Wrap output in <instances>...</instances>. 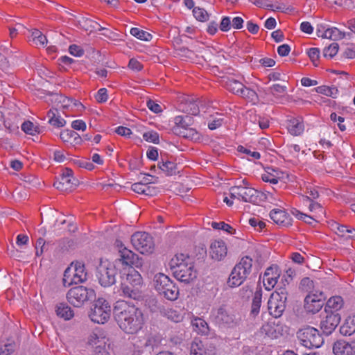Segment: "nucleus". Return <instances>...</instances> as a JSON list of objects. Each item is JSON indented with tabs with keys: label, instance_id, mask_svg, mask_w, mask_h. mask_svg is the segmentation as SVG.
<instances>
[{
	"label": "nucleus",
	"instance_id": "nucleus-51",
	"mask_svg": "<svg viewBox=\"0 0 355 355\" xmlns=\"http://www.w3.org/2000/svg\"><path fill=\"white\" fill-rule=\"evenodd\" d=\"M307 196H302V198L304 201H313V200L318 198L319 197L318 191L313 186L309 185L306 187Z\"/></svg>",
	"mask_w": 355,
	"mask_h": 355
},
{
	"label": "nucleus",
	"instance_id": "nucleus-4",
	"mask_svg": "<svg viewBox=\"0 0 355 355\" xmlns=\"http://www.w3.org/2000/svg\"><path fill=\"white\" fill-rule=\"evenodd\" d=\"M154 287L167 300L175 301L178 299V287L171 279L163 273H157L153 278Z\"/></svg>",
	"mask_w": 355,
	"mask_h": 355
},
{
	"label": "nucleus",
	"instance_id": "nucleus-35",
	"mask_svg": "<svg viewBox=\"0 0 355 355\" xmlns=\"http://www.w3.org/2000/svg\"><path fill=\"white\" fill-rule=\"evenodd\" d=\"M237 95L252 103H255L258 101V95L256 92L245 85L243 86L241 92H239Z\"/></svg>",
	"mask_w": 355,
	"mask_h": 355
},
{
	"label": "nucleus",
	"instance_id": "nucleus-64",
	"mask_svg": "<svg viewBox=\"0 0 355 355\" xmlns=\"http://www.w3.org/2000/svg\"><path fill=\"white\" fill-rule=\"evenodd\" d=\"M96 101L98 103H105L108 98L107 91L106 88L100 89L95 96Z\"/></svg>",
	"mask_w": 355,
	"mask_h": 355
},
{
	"label": "nucleus",
	"instance_id": "nucleus-40",
	"mask_svg": "<svg viewBox=\"0 0 355 355\" xmlns=\"http://www.w3.org/2000/svg\"><path fill=\"white\" fill-rule=\"evenodd\" d=\"M210 120L208 122V128L210 130H216L220 127L224 123L223 114L216 112L214 115H211Z\"/></svg>",
	"mask_w": 355,
	"mask_h": 355
},
{
	"label": "nucleus",
	"instance_id": "nucleus-42",
	"mask_svg": "<svg viewBox=\"0 0 355 355\" xmlns=\"http://www.w3.org/2000/svg\"><path fill=\"white\" fill-rule=\"evenodd\" d=\"M159 168L166 175L171 176L176 174V164L172 162H166L159 164Z\"/></svg>",
	"mask_w": 355,
	"mask_h": 355
},
{
	"label": "nucleus",
	"instance_id": "nucleus-10",
	"mask_svg": "<svg viewBox=\"0 0 355 355\" xmlns=\"http://www.w3.org/2000/svg\"><path fill=\"white\" fill-rule=\"evenodd\" d=\"M134 248L141 254L153 252L155 247L153 237L146 232H137L131 237Z\"/></svg>",
	"mask_w": 355,
	"mask_h": 355
},
{
	"label": "nucleus",
	"instance_id": "nucleus-23",
	"mask_svg": "<svg viewBox=\"0 0 355 355\" xmlns=\"http://www.w3.org/2000/svg\"><path fill=\"white\" fill-rule=\"evenodd\" d=\"M88 344L94 347L92 355H109L105 348V338L98 336L96 334L93 333L90 335Z\"/></svg>",
	"mask_w": 355,
	"mask_h": 355
},
{
	"label": "nucleus",
	"instance_id": "nucleus-63",
	"mask_svg": "<svg viewBox=\"0 0 355 355\" xmlns=\"http://www.w3.org/2000/svg\"><path fill=\"white\" fill-rule=\"evenodd\" d=\"M146 105L154 113L158 114L162 111L161 105L151 99L147 101Z\"/></svg>",
	"mask_w": 355,
	"mask_h": 355
},
{
	"label": "nucleus",
	"instance_id": "nucleus-57",
	"mask_svg": "<svg viewBox=\"0 0 355 355\" xmlns=\"http://www.w3.org/2000/svg\"><path fill=\"white\" fill-rule=\"evenodd\" d=\"M72 137H73L74 139H80L78 135L72 130H67L60 133V138L64 142H69Z\"/></svg>",
	"mask_w": 355,
	"mask_h": 355
},
{
	"label": "nucleus",
	"instance_id": "nucleus-58",
	"mask_svg": "<svg viewBox=\"0 0 355 355\" xmlns=\"http://www.w3.org/2000/svg\"><path fill=\"white\" fill-rule=\"evenodd\" d=\"M293 214L295 215L297 218L304 220L305 223L311 224L313 220L316 219L313 216H308L305 214L300 212V211L295 209L292 211Z\"/></svg>",
	"mask_w": 355,
	"mask_h": 355
},
{
	"label": "nucleus",
	"instance_id": "nucleus-19",
	"mask_svg": "<svg viewBox=\"0 0 355 355\" xmlns=\"http://www.w3.org/2000/svg\"><path fill=\"white\" fill-rule=\"evenodd\" d=\"M287 87L280 84H274L268 88V92L271 94L274 101L282 104L289 102L291 96L287 95Z\"/></svg>",
	"mask_w": 355,
	"mask_h": 355
},
{
	"label": "nucleus",
	"instance_id": "nucleus-8",
	"mask_svg": "<svg viewBox=\"0 0 355 355\" xmlns=\"http://www.w3.org/2000/svg\"><path fill=\"white\" fill-rule=\"evenodd\" d=\"M288 292L285 288H280L272 293L268 302V309L275 318L280 317L285 309Z\"/></svg>",
	"mask_w": 355,
	"mask_h": 355
},
{
	"label": "nucleus",
	"instance_id": "nucleus-59",
	"mask_svg": "<svg viewBox=\"0 0 355 355\" xmlns=\"http://www.w3.org/2000/svg\"><path fill=\"white\" fill-rule=\"evenodd\" d=\"M332 227L338 236L346 237L349 227L335 223Z\"/></svg>",
	"mask_w": 355,
	"mask_h": 355
},
{
	"label": "nucleus",
	"instance_id": "nucleus-60",
	"mask_svg": "<svg viewBox=\"0 0 355 355\" xmlns=\"http://www.w3.org/2000/svg\"><path fill=\"white\" fill-rule=\"evenodd\" d=\"M149 189V187L144 185V184L141 183V182L135 183L132 185V191L137 193L148 194V191Z\"/></svg>",
	"mask_w": 355,
	"mask_h": 355
},
{
	"label": "nucleus",
	"instance_id": "nucleus-5",
	"mask_svg": "<svg viewBox=\"0 0 355 355\" xmlns=\"http://www.w3.org/2000/svg\"><path fill=\"white\" fill-rule=\"evenodd\" d=\"M110 315L111 306L105 299L100 297L93 302L89 312V318L93 322L105 324Z\"/></svg>",
	"mask_w": 355,
	"mask_h": 355
},
{
	"label": "nucleus",
	"instance_id": "nucleus-13",
	"mask_svg": "<svg viewBox=\"0 0 355 355\" xmlns=\"http://www.w3.org/2000/svg\"><path fill=\"white\" fill-rule=\"evenodd\" d=\"M324 300L322 292L309 293L304 299V309L309 313H315L323 306Z\"/></svg>",
	"mask_w": 355,
	"mask_h": 355
},
{
	"label": "nucleus",
	"instance_id": "nucleus-11",
	"mask_svg": "<svg viewBox=\"0 0 355 355\" xmlns=\"http://www.w3.org/2000/svg\"><path fill=\"white\" fill-rule=\"evenodd\" d=\"M205 108L209 109L204 104L199 105L193 98L182 95L179 96V112L185 114V116H193L197 115L200 112V110H204Z\"/></svg>",
	"mask_w": 355,
	"mask_h": 355
},
{
	"label": "nucleus",
	"instance_id": "nucleus-34",
	"mask_svg": "<svg viewBox=\"0 0 355 355\" xmlns=\"http://www.w3.org/2000/svg\"><path fill=\"white\" fill-rule=\"evenodd\" d=\"M193 329L198 334H207L209 331L208 324L205 320L200 318H194L191 320Z\"/></svg>",
	"mask_w": 355,
	"mask_h": 355
},
{
	"label": "nucleus",
	"instance_id": "nucleus-6",
	"mask_svg": "<svg viewBox=\"0 0 355 355\" xmlns=\"http://www.w3.org/2000/svg\"><path fill=\"white\" fill-rule=\"evenodd\" d=\"M198 277L194 259L189 255H179V282L185 284L193 282Z\"/></svg>",
	"mask_w": 355,
	"mask_h": 355
},
{
	"label": "nucleus",
	"instance_id": "nucleus-22",
	"mask_svg": "<svg viewBox=\"0 0 355 355\" xmlns=\"http://www.w3.org/2000/svg\"><path fill=\"white\" fill-rule=\"evenodd\" d=\"M252 259L250 256H245L236 264L232 271L236 270V274L246 279L252 272Z\"/></svg>",
	"mask_w": 355,
	"mask_h": 355
},
{
	"label": "nucleus",
	"instance_id": "nucleus-41",
	"mask_svg": "<svg viewBox=\"0 0 355 355\" xmlns=\"http://www.w3.org/2000/svg\"><path fill=\"white\" fill-rule=\"evenodd\" d=\"M78 22L85 29L89 30L91 28V31L93 29L98 31L107 30L106 28L101 26L97 22L91 19H85L84 17H82L81 19L78 20Z\"/></svg>",
	"mask_w": 355,
	"mask_h": 355
},
{
	"label": "nucleus",
	"instance_id": "nucleus-50",
	"mask_svg": "<svg viewBox=\"0 0 355 355\" xmlns=\"http://www.w3.org/2000/svg\"><path fill=\"white\" fill-rule=\"evenodd\" d=\"M309 209L311 212L314 213L313 216L315 219L320 218L322 215L324 214V211L322 207L318 202L311 201V203L309 206Z\"/></svg>",
	"mask_w": 355,
	"mask_h": 355
},
{
	"label": "nucleus",
	"instance_id": "nucleus-37",
	"mask_svg": "<svg viewBox=\"0 0 355 355\" xmlns=\"http://www.w3.org/2000/svg\"><path fill=\"white\" fill-rule=\"evenodd\" d=\"M346 37V33L340 31L336 27L328 28L324 33V38L332 40H340Z\"/></svg>",
	"mask_w": 355,
	"mask_h": 355
},
{
	"label": "nucleus",
	"instance_id": "nucleus-49",
	"mask_svg": "<svg viewBox=\"0 0 355 355\" xmlns=\"http://www.w3.org/2000/svg\"><path fill=\"white\" fill-rule=\"evenodd\" d=\"M193 15L194 17L199 21H207L209 18V15L204 8L195 7L193 9Z\"/></svg>",
	"mask_w": 355,
	"mask_h": 355
},
{
	"label": "nucleus",
	"instance_id": "nucleus-62",
	"mask_svg": "<svg viewBox=\"0 0 355 355\" xmlns=\"http://www.w3.org/2000/svg\"><path fill=\"white\" fill-rule=\"evenodd\" d=\"M308 55L311 61L316 65V62L318 61L320 58V50L318 48H311L307 51Z\"/></svg>",
	"mask_w": 355,
	"mask_h": 355
},
{
	"label": "nucleus",
	"instance_id": "nucleus-29",
	"mask_svg": "<svg viewBox=\"0 0 355 355\" xmlns=\"http://www.w3.org/2000/svg\"><path fill=\"white\" fill-rule=\"evenodd\" d=\"M286 128L292 135L298 136L304 132V126L300 119L292 118L286 121Z\"/></svg>",
	"mask_w": 355,
	"mask_h": 355
},
{
	"label": "nucleus",
	"instance_id": "nucleus-47",
	"mask_svg": "<svg viewBox=\"0 0 355 355\" xmlns=\"http://www.w3.org/2000/svg\"><path fill=\"white\" fill-rule=\"evenodd\" d=\"M130 34L143 41H150L152 39V35L138 28H132L130 29Z\"/></svg>",
	"mask_w": 355,
	"mask_h": 355
},
{
	"label": "nucleus",
	"instance_id": "nucleus-1",
	"mask_svg": "<svg viewBox=\"0 0 355 355\" xmlns=\"http://www.w3.org/2000/svg\"><path fill=\"white\" fill-rule=\"evenodd\" d=\"M114 318L120 329L129 334H137L145 324L142 311L134 305L121 304L116 306Z\"/></svg>",
	"mask_w": 355,
	"mask_h": 355
},
{
	"label": "nucleus",
	"instance_id": "nucleus-44",
	"mask_svg": "<svg viewBox=\"0 0 355 355\" xmlns=\"http://www.w3.org/2000/svg\"><path fill=\"white\" fill-rule=\"evenodd\" d=\"M315 91L327 96L335 98L338 94V89L334 86L322 85L315 88Z\"/></svg>",
	"mask_w": 355,
	"mask_h": 355
},
{
	"label": "nucleus",
	"instance_id": "nucleus-31",
	"mask_svg": "<svg viewBox=\"0 0 355 355\" xmlns=\"http://www.w3.org/2000/svg\"><path fill=\"white\" fill-rule=\"evenodd\" d=\"M340 332L343 336H351L355 333V315H349L340 328Z\"/></svg>",
	"mask_w": 355,
	"mask_h": 355
},
{
	"label": "nucleus",
	"instance_id": "nucleus-12",
	"mask_svg": "<svg viewBox=\"0 0 355 355\" xmlns=\"http://www.w3.org/2000/svg\"><path fill=\"white\" fill-rule=\"evenodd\" d=\"M192 123V116H186L184 117L179 115V137L188 140H196L199 138L197 131L189 127Z\"/></svg>",
	"mask_w": 355,
	"mask_h": 355
},
{
	"label": "nucleus",
	"instance_id": "nucleus-7",
	"mask_svg": "<svg viewBox=\"0 0 355 355\" xmlns=\"http://www.w3.org/2000/svg\"><path fill=\"white\" fill-rule=\"evenodd\" d=\"M297 338L300 343L306 348H319L323 344V338L318 329L306 327L297 332Z\"/></svg>",
	"mask_w": 355,
	"mask_h": 355
},
{
	"label": "nucleus",
	"instance_id": "nucleus-15",
	"mask_svg": "<svg viewBox=\"0 0 355 355\" xmlns=\"http://www.w3.org/2000/svg\"><path fill=\"white\" fill-rule=\"evenodd\" d=\"M281 275V270L277 265H272L266 268L263 275V286L267 291L272 290L277 283Z\"/></svg>",
	"mask_w": 355,
	"mask_h": 355
},
{
	"label": "nucleus",
	"instance_id": "nucleus-21",
	"mask_svg": "<svg viewBox=\"0 0 355 355\" xmlns=\"http://www.w3.org/2000/svg\"><path fill=\"white\" fill-rule=\"evenodd\" d=\"M333 352L335 355H355V340L336 341L333 345Z\"/></svg>",
	"mask_w": 355,
	"mask_h": 355
},
{
	"label": "nucleus",
	"instance_id": "nucleus-46",
	"mask_svg": "<svg viewBox=\"0 0 355 355\" xmlns=\"http://www.w3.org/2000/svg\"><path fill=\"white\" fill-rule=\"evenodd\" d=\"M31 38L35 45L44 46L47 43L46 37L39 30H34L31 33Z\"/></svg>",
	"mask_w": 355,
	"mask_h": 355
},
{
	"label": "nucleus",
	"instance_id": "nucleus-16",
	"mask_svg": "<svg viewBox=\"0 0 355 355\" xmlns=\"http://www.w3.org/2000/svg\"><path fill=\"white\" fill-rule=\"evenodd\" d=\"M215 318L218 322L227 325L228 327L239 326L241 318L227 311L224 308H219L214 313Z\"/></svg>",
	"mask_w": 355,
	"mask_h": 355
},
{
	"label": "nucleus",
	"instance_id": "nucleus-52",
	"mask_svg": "<svg viewBox=\"0 0 355 355\" xmlns=\"http://www.w3.org/2000/svg\"><path fill=\"white\" fill-rule=\"evenodd\" d=\"M238 150L240 153L245 154L248 157V159L250 160L258 159L260 158V153L259 152L252 150L251 149L247 148L244 146H238Z\"/></svg>",
	"mask_w": 355,
	"mask_h": 355
},
{
	"label": "nucleus",
	"instance_id": "nucleus-53",
	"mask_svg": "<svg viewBox=\"0 0 355 355\" xmlns=\"http://www.w3.org/2000/svg\"><path fill=\"white\" fill-rule=\"evenodd\" d=\"M211 227L215 230H222L230 234H233L235 232V230L225 222H212Z\"/></svg>",
	"mask_w": 355,
	"mask_h": 355
},
{
	"label": "nucleus",
	"instance_id": "nucleus-20",
	"mask_svg": "<svg viewBox=\"0 0 355 355\" xmlns=\"http://www.w3.org/2000/svg\"><path fill=\"white\" fill-rule=\"evenodd\" d=\"M138 257L137 254L126 248H123L119 250V258L113 263L117 265V268H119L121 265L131 266L135 263Z\"/></svg>",
	"mask_w": 355,
	"mask_h": 355
},
{
	"label": "nucleus",
	"instance_id": "nucleus-26",
	"mask_svg": "<svg viewBox=\"0 0 355 355\" xmlns=\"http://www.w3.org/2000/svg\"><path fill=\"white\" fill-rule=\"evenodd\" d=\"M284 173L277 168H268L262 174L261 179L266 182L276 184L279 180L284 179Z\"/></svg>",
	"mask_w": 355,
	"mask_h": 355
},
{
	"label": "nucleus",
	"instance_id": "nucleus-9",
	"mask_svg": "<svg viewBox=\"0 0 355 355\" xmlns=\"http://www.w3.org/2000/svg\"><path fill=\"white\" fill-rule=\"evenodd\" d=\"M95 296L93 289L79 286L71 288L67 294L68 302L76 307H80L85 302Z\"/></svg>",
	"mask_w": 355,
	"mask_h": 355
},
{
	"label": "nucleus",
	"instance_id": "nucleus-56",
	"mask_svg": "<svg viewBox=\"0 0 355 355\" xmlns=\"http://www.w3.org/2000/svg\"><path fill=\"white\" fill-rule=\"evenodd\" d=\"M54 98L56 102L61 104V107L63 108L69 107L71 103L73 102L72 99L57 94H55Z\"/></svg>",
	"mask_w": 355,
	"mask_h": 355
},
{
	"label": "nucleus",
	"instance_id": "nucleus-33",
	"mask_svg": "<svg viewBox=\"0 0 355 355\" xmlns=\"http://www.w3.org/2000/svg\"><path fill=\"white\" fill-rule=\"evenodd\" d=\"M47 116L49 117V123L54 127L62 128L66 124V121L61 117L57 109L50 110L47 113Z\"/></svg>",
	"mask_w": 355,
	"mask_h": 355
},
{
	"label": "nucleus",
	"instance_id": "nucleus-36",
	"mask_svg": "<svg viewBox=\"0 0 355 355\" xmlns=\"http://www.w3.org/2000/svg\"><path fill=\"white\" fill-rule=\"evenodd\" d=\"M244 84L239 80L234 78H228L226 83V88L232 93L237 95L239 92H241V89L243 88Z\"/></svg>",
	"mask_w": 355,
	"mask_h": 355
},
{
	"label": "nucleus",
	"instance_id": "nucleus-48",
	"mask_svg": "<svg viewBox=\"0 0 355 355\" xmlns=\"http://www.w3.org/2000/svg\"><path fill=\"white\" fill-rule=\"evenodd\" d=\"M21 130L26 134L31 135H35L40 133V128L38 126L35 125L33 123L30 121L24 122L21 125Z\"/></svg>",
	"mask_w": 355,
	"mask_h": 355
},
{
	"label": "nucleus",
	"instance_id": "nucleus-30",
	"mask_svg": "<svg viewBox=\"0 0 355 355\" xmlns=\"http://www.w3.org/2000/svg\"><path fill=\"white\" fill-rule=\"evenodd\" d=\"M344 305V301L340 296L330 297L327 302L324 310L326 313H337Z\"/></svg>",
	"mask_w": 355,
	"mask_h": 355
},
{
	"label": "nucleus",
	"instance_id": "nucleus-55",
	"mask_svg": "<svg viewBox=\"0 0 355 355\" xmlns=\"http://www.w3.org/2000/svg\"><path fill=\"white\" fill-rule=\"evenodd\" d=\"M143 137L148 142H152L156 144H159V135L157 132L155 131L144 132Z\"/></svg>",
	"mask_w": 355,
	"mask_h": 355
},
{
	"label": "nucleus",
	"instance_id": "nucleus-3",
	"mask_svg": "<svg viewBox=\"0 0 355 355\" xmlns=\"http://www.w3.org/2000/svg\"><path fill=\"white\" fill-rule=\"evenodd\" d=\"M87 278L85 264L81 261H73L64 270L62 282L64 286H70L83 283Z\"/></svg>",
	"mask_w": 355,
	"mask_h": 355
},
{
	"label": "nucleus",
	"instance_id": "nucleus-32",
	"mask_svg": "<svg viewBox=\"0 0 355 355\" xmlns=\"http://www.w3.org/2000/svg\"><path fill=\"white\" fill-rule=\"evenodd\" d=\"M261 333L271 339L277 338L279 335V327L274 322H267L261 328Z\"/></svg>",
	"mask_w": 355,
	"mask_h": 355
},
{
	"label": "nucleus",
	"instance_id": "nucleus-43",
	"mask_svg": "<svg viewBox=\"0 0 355 355\" xmlns=\"http://www.w3.org/2000/svg\"><path fill=\"white\" fill-rule=\"evenodd\" d=\"M245 281V279L236 274L235 271H232L227 281V284L230 288L238 287Z\"/></svg>",
	"mask_w": 355,
	"mask_h": 355
},
{
	"label": "nucleus",
	"instance_id": "nucleus-27",
	"mask_svg": "<svg viewBox=\"0 0 355 355\" xmlns=\"http://www.w3.org/2000/svg\"><path fill=\"white\" fill-rule=\"evenodd\" d=\"M121 296L124 298L139 300L142 297L141 289L136 288L130 285L121 282Z\"/></svg>",
	"mask_w": 355,
	"mask_h": 355
},
{
	"label": "nucleus",
	"instance_id": "nucleus-2",
	"mask_svg": "<svg viewBox=\"0 0 355 355\" xmlns=\"http://www.w3.org/2000/svg\"><path fill=\"white\" fill-rule=\"evenodd\" d=\"M120 269L113 262L101 261L96 268V277L99 284L104 287H110L116 283V276Z\"/></svg>",
	"mask_w": 355,
	"mask_h": 355
},
{
	"label": "nucleus",
	"instance_id": "nucleus-45",
	"mask_svg": "<svg viewBox=\"0 0 355 355\" xmlns=\"http://www.w3.org/2000/svg\"><path fill=\"white\" fill-rule=\"evenodd\" d=\"M261 304V294L260 293H255L252 299V306H251V315L254 317L257 316L260 311Z\"/></svg>",
	"mask_w": 355,
	"mask_h": 355
},
{
	"label": "nucleus",
	"instance_id": "nucleus-14",
	"mask_svg": "<svg viewBox=\"0 0 355 355\" xmlns=\"http://www.w3.org/2000/svg\"><path fill=\"white\" fill-rule=\"evenodd\" d=\"M78 180L73 177V171L65 168L59 180L54 182L53 186L60 191H69L78 184Z\"/></svg>",
	"mask_w": 355,
	"mask_h": 355
},
{
	"label": "nucleus",
	"instance_id": "nucleus-18",
	"mask_svg": "<svg viewBox=\"0 0 355 355\" xmlns=\"http://www.w3.org/2000/svg\"><path fill=\"white\" fill-rule=\"evenodd\" d=\"M227 254V248L225 243L220 239L211 242L209 248V255L215 261L223 260Z\"/></svg>",
	"mask_w": 355,
	"mask_h": 355
},
{
	"label": "nucleus",
	"instance_id": "nucleus-25",
	"mask_svg": "<svg viewBox=\"0 0 355 355\" xmlns=\"http://www.w3.org/2000/svg\"><path fill=\"white\" fill-rule=\"evenodd\" d=\"M270 218L277 225L289 227L292 225V218L284 210L274 209L270 213Z\"/></svg>",
	"mask_w": 355,
	"mask_h": 355
},
{
	"label": "nucleus",
	"instance_id": "nucleus-54",
	"mask_svg": "<svg viewBox=\"0 0 355 355\" xmlns=\"http://www.w3.org/2000/svg\"><path fill=\"white\" fill-rule=\"evenodd\" d=\"M338 49L339 45L337 43H332L329 46L324 49L323 55L325 58H331L337 54Z\"/></svg>",
	"mask_w": 355,
	"mask_h": 355
},
{
	"label": "nucleus",
	"instance_id": "nucleus-24",
	"mask_svg": "<svg viewBox=\"0 0 355 355\" xmlns=\"http://www.w3.org/2000/svg\"><path fill=\"white\" fill-rule=\"evenodd\" d=\"M239 189L241 200L248 202H255L257 198V191L248 186L245 180L242 184L236 185Z\"/></svg>",
	"mask_w": 355,
	"mask_h": 355
},
{
	"label": "nucleus",
	"instance_id": "nucleus-17",
	"mask_svg": "<svg viewBox=\"0 0 355 355\" xmlns=\"http://www.w3.org/2000/svg\"><path fill=\"white\" fill-rule=\"evenodd\" d=\"M340 321V315L338 313H326V316L320 322V329L323 333L329 335L336 328Z\"/></svg>",
	"mask_w": 355,
	"mask_h": 355
},
{
	"label": "nucleus",
	"instance_id": "nucleus-38",
	"mask_svg": "<svg viewBox=\"0 0 355 355\" xmlns=\"http://www.w3.org/2000/svg\"><path fill=\"white\" fill-rule=\"evenodd\" d=\"M57 315L64 320H70L73 316V311L65 304H60L56 309Z\"/></svg>",
	"mask_w": 355,
	"mask_h": 355
},
{
	"label": "nucleus",
	"instance_id": "nucleus-39",
	"mask_svg": "<svg viewBox=\"0 0 355 355\" xmlns=\"http://www.w3.org/2000/svg\"><path fill=\"white\" fill-rule=\"evenodd\" d=\"M190 355H207L206 349L202 341L195 339L192 342L190 349Z\"/></svg>",
	"mask_w": 355,
	"mask_h": 355
},
{
	"label": "nucleus",
	"instance_id": "nucleus-28",
	"mask_svg": "<svg viewBox=\"0 0 355 355\" xmlns=\"http://www.w3.org/2000/svg\"><path fill=\"white\" fill-rule=\"evenodd\" d=\"M121 278L122 283L141 289L143 279L141 275L137 270L132 269L126 275L125 277H121Z\"/></svg>",
	"mask_w": 355,
	"mask_h": 355
},
{
	"label": "nucleus",
	"instance_id": "nucleus-61",
	"mask_svg": "<svg viewBox=\"0 0 355 355\" xmlns=\"http://www.w3.org/2000/svg\"><path fill=\"white\" fill-rule=\"evenodd\" d=\"M331 120L334 122H337V125L341 131L346 129L345 125L343 124L345 119L340 116H338L336 113H331L330 115Z\"/></svg>",
	"mask_w": 355,
	"mask_h": 355
}]
</instances>
